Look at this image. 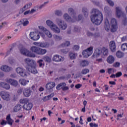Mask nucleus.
Listing matches in <instances>:
<instances>
[{
    "label": "nucleus",
    "mask_w": 127,
    "mask_h": 127,
    "mask_svg": "<svg viewBox=\"0 0 127 127\" xmlns=\"http://www.w3.org/2000/svg\"><path fill=\"white\" fill-rule=\"evenodd\" d=\"M116 77L117 78H119L120 77H121V76H122V75H123V73H122V72H118L116 73Z\"/></svg>",
    "instance_id": "obj_55"
},
{
    "label": "nucleus",
    "mask_w": 127,
    "mask_h": 127,
    "mask_svg": "<svg viewBox=\"0 0 127 127\" xmlns=\"http://www.w3.org/2000/svg\"><path fill=\"white\" fill-rule=\"evenodd\" d=\"M56 21L57 23H58L60 28L63 29V30H65V29L67 28V24L62 19L60 18H57Z\"/></svg>",
    "instance_id": "obj_5"
},
{
    "label": "nucleus",
    "mask_w": 127,
    "mask_h": 127,
    "mask_svg": "<svg viewBox=\"0 0 127 127\" xmlns=\"http://www.w3.org/2000/svg\"><path fill=\"white\" fill-rule=\"evenodd\" d=\"M69 58L71 60H74V59H76V58H77V57L78 56V54L74 52H69Z\"/></svg>",
    "instance_id": "obj_23"
},
{
    "label": "nucleus",
    "mask_w": 127,
    "mask_h": 127,
    "mask_svg": "<svg viewBox=\"0 0 127 127\" xmlns=\"http://www.w3.org/2000/svg\"><path fill=\"white\" fill-rule=\"evenodd\" d=\"M123 17H124V20H123V24H124V25H126V24H127V15L123 16Z\"/></svg>",
    "instance_id": "obj_46"
},
{
    "label": "nucleus",
    "mask_w": 127,
    "mask_h": 127,
    "mask_svg": "<svg viewBox=\"0 0 127 127\" xmlns=\"http://www.w3.org/2000/svg\"><path fill=\"white\" fill-rule=\"evenodd\" d=\"M29 102V100L28 99H22L20 100V104H24V105H25L26 104H27Z\"/></svg>",
    "instance_id": "obj_36"
},
{
    "label": "nucleus",
    "mask_w": 127,
    "mask_h": 127,
    "mask_svg": "<svg viewBox=\"0 0 127 127\" xmlns=\"http://www.w3.org/2000/svg\"><path fill=\"white\" fill-rule=\"evenodd\" d=\"M111 32H116L117 31V26L111 25Z\"/></svg>",
    "instance_id": "obj_42"
},
{
    "label": "nucleus",
    "mask_w": 127,
    "mask_h": 127,
    "mask_svg": "<svg viewBox=\"0 0 127 127\" xmlns=\"http://www.w3.org/2000/svg\"><path fill=\"white\" fill-rule=\"evenodd\" d=\"M30 36L31 37V39H32V40H34V41H36V40H38V39L40 38L39 34L36 32H31L30 33Z\"/></svg>",
    "instance_id": "obj_9"
},
{
    "label": "nucleus",
    "mask_w": 127,
    "mask_h": 127,
    "mask_svg": "<svg viewBox=\"0 0 127 127\" xmlns=\"http://www.w3.org/2000/svg\"><path fill=\"white\" fill-rule=\"evenodd\" d=\"M90 72V70L87 68L83 69L81 71V74L83 75H85V74H87V73H89Z\"/></svg>",
    "instance_id": "obj_41"
},
{
    "label": "nucleus",
    "mask_w": 127,
    "mask_h": 127,
    "mask_svg": "<svg viewBox=\"0 0 127 127\" xmlns=\"http://www.w3.org/2000/svg\"><path fill=\"white\" fill-rule=\"evenodd\" d=\"M4 89H6V90H9L10 89V85L7 83H5L4 85Z\"/></svg>",
    "instance_id": "obj_45"
},
{
    "label": "nucleus",
    "mask_w": 127,
    "mask_h": 127,
    "mask_svg": "<svg viewBox=\"0 0 127 127\" xmlns=\"http://www.w3.org/2000/svg\"><path fill=\"white\" fill-rule=\"evenodd\" d=\"M40 47L42 48H48L49 47V44L48 43H41L39 44Z\"/></svg>",
    "instance_id": "obj_32"
},
{
    "label": "nucleus",
    "mask_w": 127,
    "mask_h": 127,
    "mask_svg": "<svg viewBox=\"0 0 127 127\" xmlns=\"http://www.w3.org/2000/svg\"><path fill=\"white\" fill-rule=\"evenodd\" d=\"M6 120L7 121V123L8 125H9L10 126H12V123H13V121L11 118H10V115H8L6 118Z\"/></svg>",
    "instance_id": "obj_25"
},
{
    "label": "nucleus",
    "mask_w": 127,
    "mask_h": 127,
    "mask_svg": "<svg viewBox=\"0 0 127 127\" xmlns=\"http://www.w3.org/2000/svg\"><path fill=\"white\" fill-rule=\"evenodd\" d=\"M105 29L106 31H109L110 30V22H109V20L106 19L105 21Z\"/></svg>",
    "instance_id": "obj_27"
},
{
    "label": "nucleus",
    "mask_w": 127,
    "mask_h": 127,
    "mask_svg": "<svg viewBox=\"0 0 127 127\" xmlns=\"http://www.w3.org/2000/svg\"><path fill=\"white\" fill-rule=\"evenodd\" d=\"M64 18L66 21H68L69 22H75L77 20V17L73 16V19H72L67 13L64 15Z\"/></svg>",
    "instance_id": "obj_10"
},
{
    "label": "nucleus",
    "mask_w": 127,
    "mask_h": 127,
    "mask_svg": "<svg viewBox=\"0 0 127 127\" xmlns=\"http://www.w3.org/2000/svg\"><path fill=\"white\" fill-rule=\"evenodd\" d=\"M31 51L37 55H44L47 53V50L36 46H32L30 48Z\"/></svg>",
    "instance_id": "obj_3"
},
{
    "label": "nucleus",
    "mask_w": 127,
    "mask_h": 127,
    "mask_svg": "<svg viewBox=\"0 0 127 127\" xmlns=\"http://www.w3.org/2000/svg\"><path fill=\"white\" fill-rule=\"evenodd\" d=\"M20 22L23 26H26L29 23V21L26 18L22 19L20 20Z\"/></svg>",
    "instance_id": "obj_26"
},
{
    "label": "nucleus",
    "mask_w": 127,
    "mask_h": 127,
    "mask_svg": "<svg viewBox=\"0 0 127 127\" xmlns=\"http://www.w3.org/2000/svg\"><path fill=\"white\" fill-rule=\"evenodd\" d=\"M55 39L57 40L58 41L61 40L62 39V37L60 36H58L57 35H55Z\"/></svg>",
    "instance_id": "obj_48"
},
{
    "label": "nucleus",
    "mask_w": 127,
    "mask_h": 127,
    "mask_svg": "<svg viewBox=\"0 0 127 127\" xmlns=\"http://www.w3.org/2000/svg\"><path fill=\"white\" fill-rule=\"evenodd\" d=\"M111 25H113V26L118 25V24L117 22V19H116L115 18H112L111 19Z\"/></svg>",
    "instance_id": "obj_37"
},
{
    "label": "nucleus",
    "mask_w": 127,
    "mask_h": 127,
    "mask_svg": "<svg viewBox=\"0 0 127 127\" xmlns=\"http://www.w3.org/2000/svg\"><path fill=\"white\" fill-rule=\"evenodd\" d=\"M63 91H67L68 90H69V87H68V86H64L63 89H62Z\"/></svg>",
    "instance_id": "obj_60"
},
{
    "label": "nucleus",
    "mask_w": 127,
    "mask_h": 127,
    "mask_svg": "<svg viewBox=\"0 0 127 127\" xmlns=\"http://www.w3.org/2000/svg\"><path fill=\"white\" fill-rule=\"evenodd\" d=\"M19 82L21 85H22V86H25L26 84H27V82L25 79H21L19 80Z\"/></svg>",
    "instance_id": "obj_35"
},
{
    "label": "nucleus",
    "mask_w": 127,
    "mask_h": 127,
    "mask_svg": "<svg viewBox=\"0 0 127 127\" xmlns=\"http://www.w3.org/2000/svg\"><path fill=\"white\" fill-rule=\"evenodd\" d=\"M82 11L84 14V16L85 17H88V9H87V8H82Z\"/></svg>",
    "instance_id": "obj_38"
},
{
    "label": "nucleus",
    "mask_w": 127,
    "mask_h": 127,
    "mask_svg": "<svg viewBox=\"0 0 127 127\" xmlns=\"http://www.w3.org/2000/svg\"><path fill=\"white\" fill-rule=\"evenodd\" d=\"M106 1L109 3L110 6H114L115 5V3H114V2L112 0H106Z\"/></svg>",
    "instance_id": "obj_43"
},
{
    "label": "nucleus",
    "mask_w": 127,
    "mask_h": 127,
    "mask_svg": "<svg viewBox=\"0 0 127 127\" xmlns=\"http://www.w3.org/2000/svg\"><path fill=\"white\" fill-rule=\"evenodd\" d=\"M62 45L63 47H66H66L69 46V45H70V42L66 41L64 44H62Z\"/></svg>",
    "instance_id": "obj_47"
},
{
    "label": "nucleus",
    "mask_w": 127,
    "mask_h": 127,
    "mask_svg": "<svg viewBox=\"0 0 127 127\" xmlns=\"http://www.w3.org/2000/svg\"><path fill=\"white\" fill-rule=\"evenodd\" d=\"M80 48V47L78 45H74L73 48V49L74 50H76V51H77V50H79Z\"/></svg>",
    "instance_id": "obj_53"
},
{
    "label": "nucleus",
    "mask_w": 127,
    "mask_h": 127,
    "mask_svg": "<svg viewBox=\"0 0 127 127\" xmlns=\"http://www.w3.org/2000/svg\"><path fill=\"white\" fill-rule=\"evenodd\" d=\"M104 10L106 12H107L108 13V12H110V7H109L108 6H105L104 7Z\"/></svg>",
    "instance_id": "obj_52"
},
{
    "label": "nucleus",
    "mask_w": 127,
    "mask_h": 127,
    "mask_svg": "<svg viewBox=\"0 0 127 127\" xmlns=\"http://www.w3.org/2000/svg\"><path fill=\"white\" fill-rule=\"evenodd\" d=\"M92 12H94V14H92L90 17L92 22L96 24V25H100L104 19L103 14L97 9H93Z\"/></svg>",
    "instance_id": "obj_2"
},
{
    "label": "nucleus",
    "mask_w": 127,
    "mask_h": 127,
    "mask_svg": "<svg viewBox=\"0 0 127 127\" xmlns=\"http://www.w3.org/2000/svg\"><path fill=\"white\" fill-rule=\"evenodd\" d=\"M127 36H124L122 37V42H125V41H127Z\"/></svg>",
    "instance_id": "obj_61"
},
{
    "label": "nucleus",
    "mask_w": 127,
    "mask_h": 127,
    "mask_svg": "<svg viewBox=\"0 0 127 127\" xmlns=\"http://www.w3.org/2000/svg\"><path fill=\"white\" fill-rule=\"evenodd\" d=\"M121 64L119 62H116L115 64H113L114 67H116V68L118 67H120Z\"/></svg>",
    "instance_id": "obj_51"
},
{
    "label": "nucleus",
    "mask_w": 127,
    "mask_h": 127,
    "mask_svg": "<svg viewBox=\"0 0 127 127\" xmlns=\"http://www.w3.org/2000/svg\"><path fill=\"white\" fill-rule=\"evenodd\" d=\"M39 33L43 38H45V35L44 34V33L41 32H39Z\"/></svg>",
    "instance_id": "obj_62"
},
{
    "label": "nucleus",
    "mask_w": 127,
    "mask_h": 127,
    "mask_svg": "<svg viewBox=\"0 0 127 127\" xmlns=\"http://www.w3.org/2000/svg\"><path fill=\"white\" fill-rule=\"evenodd\" d=\"M24 61L27 65L26 68L28 72L32 73V74H37L38 73L35 61L29 58H26L24 59Z\"/></svg>",
    "instance_id": "obj_1"
},
{
    "label": "nucleus",
    "mask_w": 127,
    "mask_h": 127,
    "mask_svg": "<svg viewBox=\"0 0 127 127\" xmlns=\"http://www.w3.org/2000/svg\"><path fill=\"white\" fill-rule=\"evenodd\" d=\"M64 60V59H63L62 57L57 55L54 56V57L53 58V61H55V62H61Z\"/></svg>",
    "instance_id": "obj_17"
},
{
    "label": "nucleus",
    "mask_w": 127,
    "mask_h": 127,
    "mask_svg": "<svg viewBox=\"0 0 127 127\" xmlns=\"http://www.w3.org/2000/svg\"><path fill=\"white\" fill-rule=\"evenodd\" d=\"M102 54V50H101L99 48L96 49L93 56L94 57V58H98V57H99L100 55Z\"/></svg>",
    "instance_id": "obj_16"
},
{
    "label": "nucleus",
    "mask_w": 127,
    "mask_h": 127,
    "mask_svg": "<svg viewBox=\"0 0 127 127\" xmlns=\"http://www.w3.org/2000/svg\"><path fill=\"white\" fill-rule=\"evenodd\" d=\"M101 52L104 56H108L109 55V50L106 47H103L101 50Z\"/></svg>",
    "instance_id": "obj_24"
},
{
    "label": "nucleus",
    "mask_w": 127,
    "mask_h": 127,
    "mask_svg": "<svg viewBox=\"0 0 127 127\" xmlns=\"http://www.w3.org/2000/svg\"><path fill=\"white\" fill-rule=\"evenodd\" d=\"M107 61L109 64H113V63L115 62V57L112 55H110L107 58Z\"/></svg>",
    "instance_id": "obj_20"
},
{
    "label": "nucleus",
    "mask_w": 127,
    "mask_h": 127,
    "mask_svg": "<svg viewBox=\"0 0 127 127\" xmlns=\"http://www.w3.org/2000/svg\"><path fill=\"white\" fill-rule=\"evenodd\" d=\"M21 105L20 104H17L16 106L13 108V111L15 113L18 112L21 109Z\"/></svg>",
    "instance_id": "obj_30"
},
{
    "label": "nucleus",
    "mask_w": 127,
    "mask_h": 127,
    "mask_svg": "<svg viewBox=\"0 0 127 127\" xmlns=\"http://www.w3.org/2000/svg\"><path fill=\"white\" fill-rule=\"evenodd\" d=\"M32 91H31V90H30V89H28V88H26L23 91V95L25 97H29L31 95V92Z\"/></svg>",
    "instance_id": "obj_19"
},
{
    "label": "nucleus",
    "mask_w": 127,
    "mask_h": 127,
    "mask_svg": "<svg viewBox=\"0 0 127 127\" xmlns=\"http://www.w3.org/2000/svg\"><path fill=\"white\" fill-rule=\"evenodd\" d=\"M6 124H7V122L4 120H2V122L0 123V125L1 126H5V125H6Z\"/></svg>",
    "instance_id": "obj_57"
},
{
    "label": "nucleus",
    "mask_w": 127,
    "mask_h": 127,
    "mask_svg": "<svg viewBox=\"0 0 127 127\" xmlns=\"http://www.w3.org/2000/svg\"><path fill=\"white\" fill-rule=\"evenodd\" d=\"M89 65V62L87 61L83 60L80 62V66L81 67H86Z\"/></svg>",
    "instance_id": "obj_31"
},
{
    "label": "nucleus",
    "mask_w": 127,
    "mask_h": 127,
    "mask_svg": "<svg viewBox=\"0 0 127 127\" xmlns=\"http://www.w3.org/2000/svg\"><path fill=\"white\" fill-rule=\"evenodd\" d=\"M116 55L118 58H123L125 56V54L120 51H118L116 53Z\"/></svg>",
    "instance_id": "obj_33"
},
{
    "label": "nucleus",
    "mask_w": 127,
    "mask_h": 127,
    "mask_svg": "<svg viewBox=\"0 0 127 127\" xmlns=\"http://www.w3.org/2000/svg\"><path fill=\"white\" fill-rule=\"evenodd\" d=\"M38 63L39 64V67H41L42 66H44V64L43 63V60H39L38 61Z\"/></svg>",
    "instance_id": "obj_44"
},
{
    "label": "nucleus",
    "mask_w": 127,
    "mask_h": 127,
    "mask_svg": "<svg viewBox=\"0 0 127 127\" xmlns=\"http://www.w3.org/2000/svg\"><path fill=\"white\" fill-rule=\"evenodd\" d=\"M49 100H50V99H49V97H48V96H45V97L43 98V101L44 102H46V101H49Z\"/></svg>",
    "instance_id": "obj_56"
},
{
    "label": "nucleus",
    "mask_w": 127,
    "mask_h": 127,
    "mask_svg": "<svg viewBox=\"0 0 127 127\" xmlns=\"http://www.w3.org/2000/svg\"><path fill=\"white\" fill-rule=\"evenodd\" d=\"M46 23L48 26H50V28L52 27L55 24H54L53 22L50 20H48L46 21Z\"/></svg>",
    "instance_id": "obj_34"
},
{
    "label": "nucleus",
    "mask_w": 127,
    "mask_h": 127,
    "mask_svg": "<svg viewBox=\"0 0 127 127\" xmlns=\"http://www.w3.org/2000/svg\"><path fill=\"white\" fill-rule=\"evenodd\" d=\"M0 95L2 100H4V101H6V102L10 101V94H9V93L8 92L2 91L0 92Z\"/></svg>",
    "instance_id": "obj_6"
},
{
    "label": "nucleus",
    "mask_w": 127,
    "mask_h": 127,
    "mask_svg": "<svg viewBox=\"0 0 127 127\" xmlns=\"http://www.w3.org/2000/svg\"><path fill=\"white\" fill-rule=\"evenodd\" d=\"M116 16L118 18H120L121 16H125L126 15L125 12L122 10V8L120 7H116Z\"/></svg>",
    "instance_id": "obj_8"
},
{
    "label": "nucleus",
    "mask_w": 127,
    "mask_h": 127,
    "mask_svg": "<svg viewBox=\"0 0 127 127\" xmlns=\"http://www.w3.org/2000/svg\"><path fill=\"white\" fill-rule=\"evenodd\" d=\"M22 93V89H19L17 91V94L18 95H20Z\"/></svg>",
    "instance_id": "obj_63"
},
{
    "label": "nucleus",
    "mask_w": 127,
    "mask_h": 127,
    "mask_svg": "<svg viewBox=\"0 0 127 127\" xmlns=\"http://www.w3.org/2000/svg\"><path fill=\"white\" fill-rule=\"evenodd\" d=\"M43 59L44 60V61L48 62V63L51 62V58H49V57H44Z\"/></svg>",
    "instance_id": "obj_40"
},
{
    "label": "nucleus",
    "mask_w": 127,
    "mask_h": 127,
    "mask_svg": "<svg viewBox=\"0 0 127 127\" xmlns=\"http://www.w3.org/2000/svg\"><path fill=\"white\" fill-rule=\"evenodd\" d=\"M6 82L9 83L10 85L13 86V87H17V86H18V82L17 80L11 78L6 79Z\"/></svg>",
    "instance_id": "obj_11"
},
{
    "label": "nucleus",
    "mask_w": 127,
    "mask_h": 127,
    "mask_svg": "<svg viewBox=\"0 0 127 127\" xmlns=\"http://www.w3.org/2000/svg\"><path fill=\"white\" fill-rule=\"evenodd\" d=\"M121 49L123 51H126V50H127V43L123 44L121 45Z\"/></svg>",
    "instance_id": "obj_39"
},
{
    "label": "nucleus",
    "mask_w": 127,
    "mask_h": 127,
    "mask_svg": "<svg viewBox=\"0 0 127 127\" xmlns=\"http://www.w3.org/2000/svg\"><path fill=\"white\" fill-rule=\"evenodd\" d=\"M69 14H71L72 17H76V13L74 11V9L72 8H69L68 10Z\"/></svg>",
    "instance_id": "obj_29"
},
{
    "label": "nucleus",
    "mask_w": 127,
    "mask_h": 127,
    "mask_svg": "<svg viewBox=\"0 0 127 127\" xmlns=\"http://www.w3.org/2000/svg\"><path fill=\"white\" fill-rule=\"evenodd\" d=\"M81 87H82V85L80 84H77L75 86V87L76 88V89H80V88Z\"/></svg>",
    "instance_id": "obj_58"
},
{
    "label": "nucleus",
    "mask_w": 127,
    "mask_h": 127,
    "mask_svg": "<svg viewBox=\"0 0 127 127\" xmlns=\"http://www.w3.org/2000/svg\"><path fill=\"white\" fill-rule=\"evenodd\" d=\"M61 52L64 54H67L69 51L67 49H62L61 50Z\"/></svg>",
    "instance_id": "obj_50"
},
{
    "label": "nucleus",
    "mask_w": 127,
    "mask_h": 127,
    "mask_svg": "<svg viewBox=\"0 0 127 127\" xmlns=\"http://www.w3.org/2000/svg\"><path fill=\"white\" fill-rule=\"evenodd\" d=\"M55 14L58 16H61V15H62V12L59 10L56 11Z\"/></svg>",
    "instance_id": "obj_49"
},
{
    "label": "nucleus",
    "mask_w": 127,
    "mask_h": 127,
    "mask_svg": "<svg viewBox=\"0 0 127 127\" xmlns=\"http://www.w3.org/2000/svg\"><path fill=\"white\" fill-rule=\"evenodd\" d=\"M109 47L112 52H116V49L117 46H116V43L114 41H112L109 43Z\"/></svg>",
    "instance_id": "obj_14"
},
{
    "label": "nucleus",
    "mask_w": 127,
    "mask_h": 127,
    "mask_svg": "<svg viewBox=\"0 0 127 127\" xmlns=\"http://www.w3.org/2000/svg\"><path fill=\"white\" fill-rule=\"evenodd\" d=\"M54 93H51V94L48 95V97L49 98V99L50 100V99H51V98H53V97H54Z\"/></svg>",
    "instance_id": "obj_59"
},
{
    "label": "nucleus",
    "mask_w": 127,
    "mask_h": 127,
    "mask_svg": "<svg viewBox=\"0 0 127 127\" xmlns=\"http://www.w3.org/2000/svg\"><path fill=\"white\" fill-rule=\"evenodd\" d=\"M39 28L43 31V32H45L46 35H47L49 38H52V34H51V32H50L48 30H47L46 28H44V27L39 26Z\"/></svg>",
    "instance_id": "obj_12"
},
{
    "label": "nucleus",
    "mask_w": 127,
    "mask_h": 127,
    "mask_svg": "<svg viewBox=\"0 0 127 127\" xmlns=\"http://www.w3.org/2000/svg\"><path fill=\"white\" fill-rule=\"evenodd\" d=\"M0 69L4 72H9L11 70V67L7 65H2L0 67Z\"/></svg>",
    "instance_id": "obj_21"
},
{
    "label": "nucleus",
    "mask_w": 127,
    "mask_h": 127,
    "mask_svg": "<svg viewBox=\"0 0 127 127\" xmlns=\"http://www.w3.org/2000/svg\"><path fill=\"white\" fill-rule=\"evenodd\" d=\"M54 87H55V82H51L48 83L46 85V88L47 89V90H52V89H53Z\"/></svg>",
    "instance_id": "obj_18"
},
{
    "label": "nucleus",
    "mask_w": 127,
    "mask_h": 127,
    "mask_svg": "<svg viewBox=\"0 0 127 127\" xmlns=\"http://www.w3.org/2000/svg\"><path fill=\"white\" fill-rule=\"evenodd\" d=\"M114 70L113 68H108V74H112V70Z\"/></svg>",
    "instance_id": "obj_64"
},
{
    "label": "nucleus",
    "mask_w": 127,
    "mask_h": 127,
    "mask_svg": "<svg viewBox=\"0 0 127 127\" xmlns=\"http://www.w3.org/2000/svg\"><path fill=\"white\" fill-rule=\"evenodd\" d=\"M32 107H33L32 103L28 102L27 104H24L23 109L26 110V111H30L32 109Z\"/></svg>",
    "instance_id": "obj_15"
},
{
    "label": "nucleus",
    "mask_w": 127,
    "mask_h": 127,
    "mask_svg": "<svg viewBox=\"0 0 127 127\" xmlns=\"http://www.w3.org/2000/svg\"><path fill=\"white\" fill-rule=\"evenodd\" d=\"M20 51L21 54L27 56L28 57H32L33 58H34L36 57V55L34 54L29 52V51L27 50L26 49L21 48Z\"/></svg>",
    "instance_id": "obj_4"
},
{
    "label": "nucleus",
    "mask_w": 127,
    "mask_h": 127,
    "mask_svg": "<svg viewBox=\"0 0 127 127\" xmlns=\"http://www.w3.org/2000/svg\"><path fill=\"white\" fill-rule=\"evenodd\" d=\"M16 72L21 76V77H25L26 76V73L23 68L21 67H17L16 68Z\"/></svg>",
    "instance_id": "obj_13"
},
{
    "label": "nucleus",
    "mask_w": 127,
    "mask_h": 127,
    "mask_svg": "<svg viewBox=\"0 0 127 127\" xmlns=\"http://www.w3.org/2000/svg\"><path fill=\"white\" fill-rule=\"evenodd\" d=\"M51 28L55 33H60V29L55 24Z\"/></svg>",
    "instance_id": "obj_22"
},
{
    "label": "nucleus",
    "mask_w": 127,
    "mask_h": 127,
    "mask_svg": "<svg viewBox=\"0 0 127 127\" xmlns=\"http://www.w3.org/2000/svg\"><path fill=\"white\" fill-rule=\"evenodd\" d=\"M92 54H93V47H90L82 52V55L84 58H88Z\"/></svg>",
    "instance_id": "obj_7"
},
{
    "label": "nucleus",
    "mask_w": 127,
    "mask_h": 127,
    "mask_svg": "<svg viewBox=\"0 0 127 127\" xmlns=\"http://www.w3.org/2000/svg\"><path fill=\"white\" fill-rule=\"evenodd\" d=\"M89 126L90 127H98V125L94 123H90Z\"/></svg>",
    "instance_id": "obj_54"
},
{
    "label": "nucleus",
    "mask_w": 127,
    "mask_h": 127,
    "mask_svg": "<svg viewBox=\"0 0 127 127\" xmlns=\"http://www.w3.org/2000/svg\"><path fill=\"white\" fill-rule=\"evenodd\" d=\"M66 85L65 82H62L57 85L56 89L57 90H61V89H63L64 87H65Z\"/></svg>",
    "instance_id": "obj_28"
}]
</instances>
